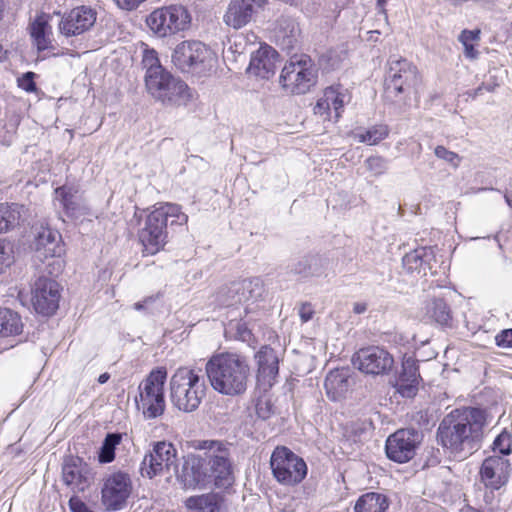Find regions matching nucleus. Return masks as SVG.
I'll return each instance as SVG.
<instances>
[{"instance_id": "f257e3e1", "label": "nucleus", "mask_w": 512, "mask_h": 512, "mask_svg": "<svg viewBox=\"0 0 512 512\" xmlns=\"http://www.w3.org/2000/svg\"><path fill=\"white\" fill-rule=\"evenodd\" d=\"M200 454L184 457L178 480L185 489L206 488L214 485L227 488L234 482L229 447L217 440L199 441Z\"/></svg>"}, {"instance_id": "f03ea898", "label": "nucleus", "mask_w": 512, "mask_h": 512, "mask_svg": "<svg viewBox=\"0 0 512 512\" xmlns=\"http://www.w3.org/2000/svg\"><path fill=\"white\" fill-rule=\"evenodd\" d=\"M484 424L485 412L482 409H454L440 422L437 440L454 457L464 459L479 448Z\"/></svg>"}, {"instance_id": "7ed1b4c3", "label": "nucleus", "mask_w": 512, "mask_h": 512, "mask_svg": "<svg viewBox=\"0 0 512 512\" xmlns=\"http://www.w3.org/2000/svg\"><path fill=\"white\" fill-rule=\"evenodd\" d=\"M205 372L211 387L222 395L239 396L247 389L250 367L244 356L230 352L213 355Z\"/></svg>"}, {"instance_id": "20e7f679", "label": "nucleus", "mask_w": 512, "mask_h": 512, "mask_svg": "<svg viewBox=\"0 0 512 512\" xmlns=\"http://www.w3.org/2000/svg\"><path fill=\"white\" fill-rule=\"evenodd\" d=\"M188 222V216L181 207L174 203H164L155 207L146 217L144 227L138 232L144 252L154 255L162 250L167 243L168 226H183Z\"/></svg>"}, {"instance_id": "39448f33", "label": "nucleus", "mask_w": 512, "mask_h": 512, "mask_svg": "<svg viewBox=\"0 0 512 512\" xmlns=\"http://www.w3.org/2000/svg\"><path fill=\"white\" fill-rule=\"evenodd\" d=\"M206 385L198 372L179 367L170 379V397L173 405L183 412L195 411L206 395Z\"/></svg>"}, {"instance_id": "423d86ee", "label": "nucleus", "mask_w": 512, "mask_h": 512, "mask_svg": "<svg viewBox=\"0 0 512 512\" xmlns=\"http://www.w3.org/2000/svg\"><path fill=\"white\" fill-rule=\"evenodd\" d=\"M166 379V368L157 367L140 383L138 387L139 400L136 399V403L138 410L142 411L145 418L154 419L164 413V385Z\"/></svg>"}, {"instance_id": "0eeeda50", "label": "nucleus", "mask_w": 512, "mask_h": 512, "mask_svg": "<svg viewBox=\"0 0 512 512\" xmlns=\"http://www.w3.org/2000/svg\"><path fill=\"white\" fill-rule=\"evenodd\" d=\"M317 70L307 55H293L281 71L280 83L291 94H305L315 85Z\"/></svg>"}, {"instance_id": "6e6552de", "label": "nucleus", "mask_w": 512, "mask_h": 512, "mask_svg": "<svg viewBox=\"0 0 512 512\" xmlns=\"http://www.w3.org/2000/svg\"><path fill=\"white\" fill-rule=\"evenodd\" d=\"M273 477L282 485L295 486L307 475V464L303 458L285 446H277L270 457Z\"/></svg>"}, {"instance_id": "1a4fd4ad", "label": "nucleus", "mask_w": 512, "mask_h": 512, "mask_svg": "<svg viewBox=\"0 0 512 512\" xmlns=\"http://www.w3.org/2000/svg\"><path fill=\"white\" fill-rule=\"evenodd\" d=\"M146 23L157 36L168 37L187 30L191 24V15L182 5H169L152 11Z\"/></svg>"}, {"instance_id": "9d476101", "label": "nucleus", "mask_w": 512, "mask_h": 512, "mask_svg": "<svg viewBox=\"0 0 512 512\" xmlns=\"http://www.w3.org/2000/svg\"><path fill=\"white\" fill-rule=\"evenodd\" d=\"M148 92L158 101L164 104H186L191 99L188 85L163 70L153 79L147 80Z\"/></svg>"}, {"instance_id": "9b49d317", "label": "nucleus", "mask_w": 512, "mask_h": 512, "mask_svg": "<svg viewBox=\"0 0 512 512\" xmlns=\"http://www.w3.org/2000/svg\"><path fill=\"white\" fill-rule=\"evenodd\" d=\"M214 58L213 51L200 41H183L172 54L174 65L183 72L211 66Z\"/></svg>"}, {"instance_id": "f8f14e48", "label": "nucleus", "mask_w": 512, "mask_h": 512, "mask_svg": "<svg viewBox=\"0 0 512 512\" xmlns=\"http://www.w3.org/2000/svg\"><path fill=\"white\" fill-rule=\"evenodd\" d=\"M386 74L385 87L388 94L398 96L409 91L418 81L417 68L403 58H391Z\"/></svg>"}, {"instance_id": "ddd939ff", "label": "nucleus", "mask_w": 512, "mask_h": 512, "mask_svg": "<svg viewBox=\"0 0 512 512\" xmlns=\"http://www.w3.org/2000/svg\"><path fill=\"white\" fill-rule=\"evenodd\" d=\"M263 284L260 279H245L233 282L218 293V301L226 307H236L262 298Z\"/></svg>"}, {"instance_id": "4468645a", "label": "nucleus", "mask_w": 512, "mask_h": 512, "mask_svg": "<svg viewBox=\"0 0 512 512\" xmlns=\"http://www.w3.org/2000/svg\"><path fill=\"white\" fill-rule=\"evenodd\" d=\"M352 363L362 373L377 376L391 371L394 358L386 349L370 346L357 351L352 357Z\"/></svg>"}, {"instance_id": "2eb2a0df", "label": "nucleus", "mask_w": 512, "mask_h": 512, "mask_svg": "<svg viewBox=\"0 0 512 512\" xmlns=\"http://www.w3.org/2000/svg\"><path fill=\"white\" fill-rule=\"evenodd\" d=\"M177 450L172 443L159 441L153 445V449L146 454L140 467L141 475L152 479L162 474L165 470L176 469Z\"/></svg>"}, {"instance_id": "dca6fc26", "label": "nucleus", "mask_w": 512, "mask_h": 512, "mask_svg": "<svg viewBox=\"0 0 512 512\" xmlns=\"http://www.w3.org/2000/svg\"><path fill=\"white\" fill-rule=\"evenodd\" d=\"M132 491L131 478L127 473L116 472L109 475L103 484L101 502L107 511L121 510Z\"/></svg>"}, {"instance_id": "f3484780", "label": "nucleus", "mask_w": 512, "mask_h": 512, "mask_svg": "<svg viewBox=\"0 0 512 512\" xmlns=\"http://www.w3.org/2000/svg\"><path fill=\"white\" fill-rule=\"evenodd\" d=\"M31 294V302L37 313L50 316L58 309L60 286L55 280L39 277L32 285Z\"/></svg>"}, {"instance_id": "a211bd4d", "label": "nucleus", "mask_w": 512, "mask_h": 512, "mask_svg": "<svg viewBox=\"0 0 512 512\" xmlns=\"http://www.w3.org/2000/svg\"><path fill=\"white\" fill-rule=\"evenodd\" d=\"M97 13L89 6H78L65 13L59 24L58 29L62 36L76 37L89 31L96 22Z\"/></svg>"}, {"instance_id": "6ab92c4d", "label": "nucleus", "mask_w": 512, "mask_h": 512, "mask_svg": "<svg viewBox=\"0 0 512 512\" xmlns=\"http://www.w3.org/2000/svg\"><path fill=\"white\" fill-rule=\"evenodd\" d=\"M350 100L346 90L340 86H331L324 90L323 95L318 99L314 113L323 120L337 122L341 117L344 105Z\"/></svg>"}, {"instance_id": "aec40b11", "label": "nucleus", "mask_w": 512, "mask_h": 512, "mask_svg": "<svg viewBox=\"0 0 512 512\" xmlns=\"http://www.w3.org/2000/svg\"><path fill=\"white\" fill-rule=\"evenodd\" d=\"M62 479L73 491L83 492L93 481L90 466L79 457H69L62 466Z\"/></svg>"}, {"instance_id": "412c9836", "label": "nucleus", "mask_w": 512, "mask_h": 512, "mask_svg": "<svg viewBox=\"0 0 512 512\" xmlns=\"http://www.w3.org/2000/svg\"><path fill=\"white\" fill-rule=\"evenodd\" d=\"M510 462L502 456L487 457L480 469V478L486 488L498 490L504 486L509 478Z\"/></svg>"}, {"instance_id": "4be33fe9", "label": "nucleus", "mask_w": 512, "mask_h": 512, "mask_svg": "<svg viewBox=\"0 0 512 512\" xmlns=\"http://www.w3.org/2000/svg\"><path fill=\"white\" fill-rule=\"evenodd\" d=\"M267 0H231L223 16L224 23L233 28L241 29L253 18L257 9L261 8Z\"/></svg>"}, {"instance_id": "5701e85b", "label": "nucleus", "mask_w": 512, "mask_h": 512, "mask_svg": "<svg viewBox=\"0 0 512 512\" xmlns=\"http://www.w3.org/2000/svg\"><path fill=\"white\" fill-rule=\"evenodd\" d=\"M387 457L398 463L409 461L415 454L414 433L401 429L388 437L386 441Z\"/></svg>"}, {"instance_id": "b1692460", "label": "nucleus", "mask_w": 512, "mask_h": 512, "mask_svg": "<svg viewBox=\"0 0 512 512\" xmlns=\"http://www.w3.org/2000/svg\"><path fill=\"white\" fill-rule=\"evenodd\" d=\"M420 380L417 361L412 357L404 358L402 370L396 380L395 388L397 392L406 398H412L417 394Z\"/></svg>"}, {"instance_id": "393cba45", "label": "nucleus", "mask_w": 512, "mask_h": 512, "mask_svg": "<svg viewBox=\"0 0 512 512\" xmlns=\"http://www.w3.org/2000/svg\"><path fill=\"white\" fill-rule=\"evenodd\" d=\"M258 364V381L271 387L279 372V359L275 350L269 346H263L255 356Z\"/></svg>"}, {"instance_id": "a878e982", "label": "nucleus", "mask_w": 512, "mask_h": 512, "mask_svg": "<svg viewBox=\"0 0 512 512\" xmlns=\"http://www.w3.org/2000/svg\"><path fill=\"white\" fill-rule=\"evenodd\" d=\"M278 53L272 47L261 46L251 57L249 70L258 77L268 79L274 74Z\"/></svg>"}, {"instance_id": "bb28decb", "label": "nucleus", "mask_w": 512, "mask_h": 512, "mask_svg": "<svg viewBox=\"0 0 512 512\" xmlns=\"http://www.w3.org/2000/svg\"><path fill=\"white\" fill-rule=\"evenodd\" d=\"M324 387L331 400H340L350 388V370L338 368L330 371L325 378Z\"/></svg>"}, {"instance_id": "cd10ccee", "label": "nucleus", "mask_w": 512, "mask_h": 512, "mask_svg": "<svg viewBox=\"0 0 512 512\" xmlns=\"http://www.w3.org/2000/svg\"><path fill=\"white\" fill-rule=\"evenodd\" d=\"M60 234L49 228L43 229L35 240L36 256L42 260L55 258L61 253Z\"/></svg>"}, {"instance_id": "c85d7f7f", "label": "nucleus", "mask_w": 512, "mask_h": 512, "mask_svg": "<svg viewBox=\"0 0 512 512\" xmlns=\"http://www.w3.org/2000/svg\"><path fill=\"white\" fill-rule=\"evenodd\" d=\"M54 199L64 210L67 216H76L80 210V196L79 189L75 185H63L57 187L54 191Z\"/></svg>"}, {"instance_id": "c756f323", "label": "nucleus", "mask_w": 512, "mask_h": 512, "mask_svg": "<svg viewBox=\"0 0 512 512\" xmlns=\"http://www.w3.org/2000/svg\"><path fill=\"white\" fill-rule=\"evenodd\" d=\"M388 507L389 500L386 495L368 492L357 499L354 505V512H386Z\"/></svg>"}, {"instance_id": "7c9ffc66", "label": "nucleus", "mask_w": 512, "mask_h": 512, "mask_svg": "<svg viewBox=\"0 0 512 512\" xmlns=\"http://www.w3.org/2000/svg\"><path fill=\"white\" fill-rule=\"evenodd\" d=\"M434 256L432 247H419L407 253L402 260L403 267L410 273L415 271H425V266L429 265L431 258ZM426 272H424L425 274Z\"/></svg>"}, {"instance_id": "2f4dec72", "label": "nucleus", "mask_w": 512, "mask_h": 512, "mask_svg": "<svg viewBox=\"0 0 512 512\" xmlns=\"http://www.w3.org/2000/svg\"><path fill=\"white\" fill-rule=\"evenodd\" d=\"M22 331L21 316L9 308L0 307V337L17 336Z\"/></svg>"}, {"instance_id": "473e14b6", "label": "nucleus", "mask_w": 512, "mask_h": 512, "mask_svg": "<svg viewBox=\"0 0 512 512\" xmlns=\"http://www.w3.org/2000/svg\"><path fill=\"white\" fill-rule=\"evenodd\" d=\"M426 317L440 325H449L452 316L447 303L441 298H433L425 305Z\"/></svg>"}, {"instance_id": "72a5a7b5", "label": "nucleus", "mask_w": 512, "mask_h": 512, "mask_svg": "<svg viewBox=\"0 0 512 512\" xmlns=\"http://www.w3.org/2000/svg\"><path fill=\"white\" fill-rule=\"evenodd\" d=\"M20 208L17 204H0V233H5L19 224Z\"/></svg>"}, {"instance_id": "f704fd0d", "label": "nucleus", "mask_w": 512, "mask_h": 512, "mask_svg": "<svg viewBox=\"0 0 512 512\" xmlns=\"http://www.w3.org/2000/svg\"><path fill=\"white\" fill-rule=\"evenodd\" d=\"M122 437L121 433H108L105 436L98 453L100 463H111L115 459V449L121 443Z\"/></svg>"}, {"instance_id": "c9c22d12", "label": "nucleus", "mask_w": 512, "mask_h": 512, "mask_svg": "<svg viewBox=\"0 0 512 512\" xmlns=\"http://www.w3.org/2000/svg\"><path fill=\"white\" fill-rule=\"evenodd\" d=\"M48 24L43 20H35L31 25V36L39 53L52 48L51 40L48 35Z\"/></svg>"}, {"instance_id": "e433bc0d", "label": "nucleus", "mask_w": 512, "mask_h": 512, "mask_svg": "<svg viewBox=\"0 0 512 512\" xmlns=\"http://www.w3.org/2000/svg\"><path fill=\"white\" fill-rule=\"evenodd\" d=\"M185 505L190 510L215 512L217 509V500L214 494H203L189 497L186 499Z\"/></svg>"}, {"instance_id": "4c0bfd02", "label": "nucleus", "mask_w": 512, "mask_h": 512, "mask_svg": "<svg viewBox=\"0 0 512 512\" xmlns=\"http://www.w3.org/2000/svg\"><path fill=\"white\" fill-rule=\"evenodd\" d=\"M458 40L464 47V55L466 58L471 59V60H475L478 58L479 52L474 47V43L478 42L480 40V30L479 29L463 30L460 33Z\"/></svg>"}, {"instance_id": "58836bf2", "label": "nucleus", "mask_w": 512, "mask_h": 512, "mask_svg": "<svg viewBox=\"0 0 512 512\" xmlns=\"http://www.w3.org/2000/svg\"><path fill=\"white\" fill-rule=\"evenodd\" d=\"M389 134V128L387 125L378 124L370 127L363 133H358L355 137L361 143H366L368 145H376L383 139H385Z\"/></svg>"}, {"instance_id": "ea45409f", "label": "nucleus", "mask_w": 512, "mask_h": 512, "mask_svg": "<svg viewBox=\"0 0 512 512\" xmlns=\"http://www.w3.org/2000/svg\"><path fill=\"white\" fill-rule=\"evenodd\" d=\"M142 65L146 69L145 83L149 79H153L165 70L158 59L157 52L153 49H145L142 57Z\"/></svg>"}, {"instance_id": "a19ab883", "label": "nucleus", "mask_w": 512, "mask_h": 512, "mask_svg": "<svg viewBox=\"0 0 512 512\" xmlns=\"http://www.w3.org/2000/svg\"><path fill=\"white\" fill-rule=\"evenodd\" d=\"M512 436L506 431L500 433L493 441L492 450L499 453V456H507L511 453Z\"/></svg>"}, {"instance_id": "79ce46f5", "label": "nucleus", "mask_w": 512, "mask_h": 512, "mask_svg": "<svg viewBox=\"0 0 512 512\" xmlns=\"http://www.w3.org/2000/svg\"><path fill=\"white\" fill-rule=\"evenodd\" d=\"M14 262L13 247L9 242L0 239V274L4 273Z\"/></svg>"}, {"instance_id": "37998d69", "label": "nucleus", "mask_w": 512, "mask_h": 512, "mask_svg": "<svg viewBox=\"0 0 512 512\" xmlns=\"http://www.w3.org/2000/svg\"><path fill=\"white\" fill-rule=\"evenodd\" d=\"M365 165L374 176L383 175L388 169V161L382 156L368 157Z\"/></svg>"}, {"instance_id": "c03bdc74", "label": "nucleus", "mask_w": 512, "mask_h": 512, "mask_svg": "<svg viewBox=\"0 0 512 512\" xmlns=\"http://www.w3.org/2000/svg\"><path fill=\"white\" fill-rule=\"evenodd\" d=\"M434 153L437 158L447 162L454 168H457L460 165L461 157L457 153L448 150L442 145H438L435 148Z\"/></svg>"}, {"instance_id": "a18cd8bd", "label": "nucleus", "mask_w": 512, "mask_h": 512, "mask_svg": "<svg viewBox=\"0 0 512 512\" xmlns=\"http://www.w3.org/2000/svg\"><path fill=\"white\" fill-rule=\"evenodd\" d=\"M230 329L236 330V338L246 342L251 339V331L244 322H233L229 324Z\"/></svg>"}, {"instance_id": "49530a36", "label": "nucleus", "mask_w": 512, "mask_h": 512, "mask_svg": "<svg viewBox=\"0 0 512 512\" xmlns=\"http://www.w3.org/2000/svg\"><path fill=\"white\" fill-rule=\"evenodd\" d=\"M35 73L26 72L18 78V86L26 92H34L36 90V84L34 81Z\"/></svg>"}, {"instance_id": "de8ad7c7", "label": "nucleus", "mask_w": 512, "mask_h": 512, "mask_svg": "<svg viewBox=\"0 0 512 512\" xmlns=\"http://www.w3.org/2000/svg\"><path fill=\"white\" fill-rule=\"evenodd\" d=\"M296 42H297V38H296V35H295V27L293 25L291 30H290V34L282 36L281 45H282V47L284 49H288L289 50V49H292L294 47Z\"/></svg>"}, {"instance_id": "09e8293b", "label": "nucleus", "mask_w": 512, "mask_h": 512, "mask_svg": "<svg viewBox=\"0 0 512 512\" xmlns=\"http://www.w3.org/2000/svg\"><path fill=\"white\" fill-rule=\"evenodd\" d=\"M146 0H115L117 6L123 10L132 11Z\"/></svg>"}, {"instance_id": "8fccbe9b", "label": "nucleus", "mask_w": 512, "mask_h": 512, "mask_svg": "<svg viewBox=\"0 0 512 512\" xmlns=\"http://www.w3.org/2000/svg\"><path fill=\"white\" fill-rule=\"evenodd\" d=\"M314 310L309 303H304L299 309V316L302 322H308L312 319Z\"/></svg>"}, {"instance_id": "3c124183", "label": "nucleus", "mask_w": 512, "mask_h": 512, "mask_svg": "<svg viewBox=\"0 0 512 512\" xmlns=\"http://www.w3.org/2000/svg\"><path fill=\"white\" fill-rule=\"evenodd\" d=\"M69 506L72 512H90L88 507L78 498L72 497L69 501Z\"/></svg>"}, {"instance_id": "603ef678", "label": "nucleus", "mask_w": 512, "mask_h": 512, "mask_svg": "<svg viewBox=\"0 0 512 512\" xmlns=\"http://www.w3.org/2000/svg\"><path fill=\"white\" fill-rule=\"evenodd\" d=\"M317 259L316 258H311L309 260H305V264L304 266L302 267V263H299L298 266L295 268V271L299 274H303L304 276H309V275H315L316 272L315 271H312L311 269V264H309L308 267H306V264L308 262H316Z\"/></svg>"}, {"instance_id": "864d4df0", "label": "nucleus", "mask_w": 512, "mask_h": 512, "mask_svg": "<svg viewBox=\"0 0 512 512\" xmlns=\"http://www.w3.org/2000/svg\"><path fill=\"white\" fill-rule=\"evenodd\" d=\"M256 410H257V414L259 417L263 418V419H266L269 417V414H270V409L268 407V403L265 402H258L257 403V406H256Z\"/></svg>"}, {"instance_id": "5fc2aeb1", "label": "nucleus", "mask_w": 512, "mask_h": 512, "mask_svg": "<svg viewBox=\"0 0 512 512\" xmlns=\"http://www.w3.org/2000/svg\"><path fill=\"white\" fill-rule=\"evenodd\" d=\"M499 345L512 346V329L506 330L502 333L501 338L498 340Z\"/></svg>"}, {"instance_id": "6e6d98bb", "label": "nucleus", "mask_w": 512, "mask_h": 512, "mask_svg": "<svg viewBox=\"0 0 512 512\" xmlns=\"http://www.w3.org/2000/svg\"><path fill=\"white\" fill-rule=\"evenodd\" d=\"M367 310L366 303L357 302L353 305V311L355 314H362Z\"/></svg>"}, {"instance_id": "4d7b16f0", "label": "nucleus", "mask_w": 512, "mask_h": 512, "mask_svg": "<svg viewBox=\"0 0 512 512\" xmlns=\"http://www.w3.org/2000/svg\"><path fill=\"white\" fill-rule=\"evenodd\" d=\"M386 3L387 0H377V4L380 7L381 13L384 15L385 18H387L386 10L384 9Z\"/></svg>"}, {"instance_id": "13d9d810", "label": "nucleus", "mask_w": 512, "mask_h": 512, "mask_svg": "<svg viewBox=\"0 0 512 512\" xmlns=\"http://www.w3.org/2000/svg\"><path fill=\"white\" fill-rule=\"evenodd\" d=\"M110 378V375L108 373H103L98 377V383L104 384L106 383Z\"/></svg>"}, {"instance_id": "bf43d9fd", "label": "nucleus", "mask_w": 512, "mask_h": 512, "mask_svg": "<svg viewBox=\"0 0 512 512\" xmlns=\"http://www.w3.org/2000/svg\"><path fill=\"white\" fill-rule=\"evenodd\" d=\"M504 198L508 206L512 208V194H505Z\"/></svg>"}, {"instance_id": "052dcab7", "label": "nucleus", "mask_w": 512, "mask_h": 512, "mask_svg": "<svg viewBox=\"0 0 512 512\" xmlns=\"http://www.w3.org/2000/svg\"><path fill=\"white\" fill-rule=\"evenodd\" d=\"M6 59V51L3 49L2 45H0V62Z\"/></svg>"}, {"instance_id": "680f3d73", "label": "nucleus", "mask_w": 512, "mask_h": 512, "mask_svg": "<svg viewBox=\"0 0 512 512\" xmlns=\"http://www.w3.org/2000/svg\"><path fill=\"white\" fill-rule=\"evenodd\" d=\"M482 87H483V90H486L488 92L494 91V88H495V86H491V85H482Z\"/></svg>"}, {"instance_id": "e2e57ef3", "label": "nucleus", "mask_w": 512, "mask_h": 512, "mask_svg": "<svg viewBox=\"0 0 512 512\" xmlns=\"http://www.w3.org/2000/svg\"><path fill=\"white\" fill-rule=\"evenodd\" d=\"M482 90H483V87H482V86L478 87V88L474 91L473 97H476L477 95L481 94Z\"/></svg>"}, {"instance_id": "0e129e2a", "label": "nucleus", "mask_w": 512, "mask_h": 512, "mask_svg": "<svg viewBox=\"0 0 512 512\" xmlns=\"http://www.w3.org/2000/svg\"><path fill=\"white\" fill-rule=\"evenodd\" d=\"M134 307L136 310H140L143 308V304L141 302H137V303H135Z\"/></svg>"}, {"instance_id": "69168bd1", "label": "nucleus", "mask_w": 512, "mask_h": 512, "mask_svg": "<svg viewBox=\"0 0 512 512\" xmlns=\"http://www.w3.org/2000/svg\"><path fill=\"white\" fill-rule=\"evenodd\" d=\"M285 2L294 3L296 0H284Z\"/></svg>"}, {"instance_id": "338daca9", "label": "nucleus", "mask_w": 512, "mask_h": 512, "mask_svg": "<svg viewBox=\"0 0 512 512\" xmlns=\"http://www.w3.org/2000/svg\"><path fill=\"white\" fill-rule=\"evenodd\" d=\"M244 312H245V313H248V306H245V307H244Z\"/></svg>"}]
</instances>
